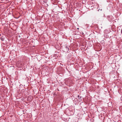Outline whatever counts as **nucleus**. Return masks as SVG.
<instances>
[{
	"label": "nucleus",
	"instance_id": "nucleus-2",
	"mask_svg": "<svg viewBox=\"0 0 122 122\" xmlns=\"http://www.w3.org/2000/svg\"><path fill=\"white\" fill-rule=\"evenodd\" d=\"M121 99H122V97H121Z\"/></svg>",
	"mask_w": 122,
	"mask_h": 122
},
{
	"label": "nucleus",
	"instance_id": "nucleus-4",
	"mask_svg": "<svg viewBox=\"0 0 122 122\" xmlns=\"http://www.w3.org/2000/svg\"><path fill=\"white\" fill-rule=\"evenodd\" d=\"M77 29H79V28H77Z\"/></svg>",
	"mask_w": 122,
	"mask_h": 122
},
{
	"label": "nucleus",
	"instance_id": "nucleus-3",
	"mask_svg": "<svg viewBox=\"0 0 122 122\" xmlns=\"http://www.w3.org/2000/svg\"><path fill=\"white\" fill-rule=\"evenodd\" d=\"M68 10H70V9H69V8Z\"/></svg>",
	"mask_w": 122,
	"mask_h": 122
},
{
	"label": "nucleus",
	"instance_id": "nucleus-1",
	"mask_svg": "<svg viewBox=\"0 0 122 122\" xmlns=\"http://www.w3.org/2000/svg\"><path fill=\"white\" fill-rule=\"evenodd\" d=\"M98 11H99V10H100V9H99V8H98ZM101 10H102V9H101L100 10V11H101Z\"/></svg>",
	"mask_w": 122,
	"mask_h": 122
}]
</instances>
